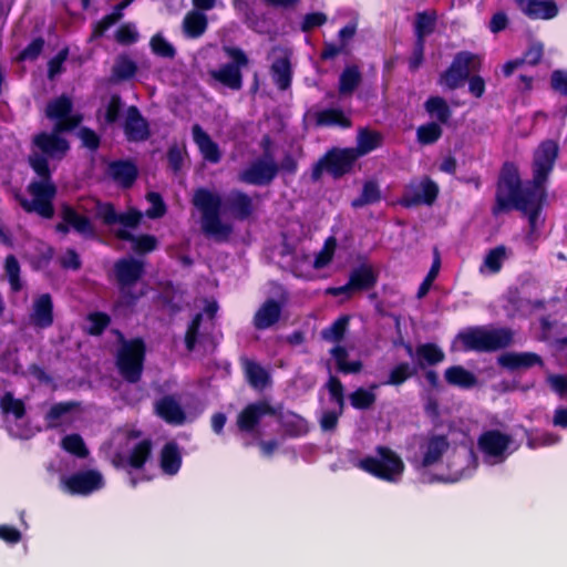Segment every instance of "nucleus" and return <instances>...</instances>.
Here are the masks:
<instances>
[{
    "label": "nucleus",
    "instance_id": "51",
    "mask_svg": "<svg viewBox=\"0 0 567 567\" xmlns=\"http://www.w3.org/2000/svg\"><path fill=\"white\" fill-rule=\"evenodd\" d=\"M151 452V444L148 441L140 442L133 450L128 464L133 468H140L143 463L147 460Z\"/></svg>",
    "mask_w": 567,
    "mask_h": 567
},
{
    "label": "nucleus",
    "instance_id": "59",
    "mask_svg": "<svg viewBox=\"0 0 567 567\" xmlns=\"http://www.w3.org/2000/svg\"><path fill=\"white\" fill-rule=\"evenodd\" d=\"M6 272L9 277L11 288L18 291L21 288L19 280V265L14 257L9 256L6 259Z\"/></svg>",
    "mask_w": 567,
    "mask_h": 567
},
{
    "label": "nucleus",
    "instance_id": "43",
    "mask_svg": "<svg viewBox=\"0 0 567 567\" xmlns=\"http://www.w3.org/2000/svg\"><path fill=\"white\" fill-rule=\"evenodd\" d=\"M331 355L334 358L338 369L344 373H357L361 370L362 364L360 361H347L348 353L344 348L336 347L331 350Z\"/></svg>",
    "mask_w": 567,
    "mask_h": 567
},
{
    "label": "nucleus",
    "instance_id": "56",
    "mask_svg": "<svg viewBox=\"0 0 567 567\" xmlns=\"http://www.w3.org/2000/svg\"><path fill=\"white\" fill-rule=\"evenodd\" d=\"M375 400L372 391L359 389L350 395L351 404L357 409L369 408Z\"/></svg>",
    "mask_w": 567,
    "mask_h": 567
},
{
    "label": "nucleus",
    "instance_id": "24",
    "mask_svg": "<svg viewBox=\"0 0 567 567\" xmlns=\"http://www.w3.org/2000/svg\"><path fill=\"white\" fill-rule=\"evenodd\" d=\"M520 10L533 19H551L558 10L551 0H516Z\"/></svg>",
    "mask_w": 567,
    "mask_h": 567
},
{
    "label": "nucleus",
    "instance_id": "8",
    "mask_svg": "<svg viewBox=\"0 0 567 567\" xmlns=\"http://www.w3.org/2000/svg\"><path fill=\"white\" fill-rule=\"evenodd\" d=\"M558 146L553 141L543 142L534 154L533 173L536 202H542L544 198V183L551 171L555 159L557 157Z\"/></svg>",
    "mask_w": 567,
    "mask_h": 567
},
{
    "label": "nucleus",
    "instance_id": "21",
    "mask_svg": "<svg viewBox=\"0 0 567 567\" xmlns=\"http://www.w3.org/2000/svg\"><path fill=\"white\" fill-rule=\"evenodd\" d=\"M274 413V409L267 402L249 404L239 413L237 425L240 431L252 432L262 417Z\"/></svg>",
    "mask_w": 567,
    "mask_h": 567
},
{
    "label": "nucleus",
    "instance_id": "37",
    "mask_svg": "<svg viewBox=\"0 0 567 567\" xmlns=\"http://www.w3.org/2000/svg\"><path fill=\"white\" fill-rule=\"evenodd\" d=\"M444 377L450 384L455 386L471 388L476 383L474 374L460 365L446 369Z\"/></svg>",
    "mask_w": 567,
    "mask_h": 567
},
{
    "label": "nucleus",
    "instance_id": "20",
    "mask_svg": "<svg viewBox=\"0 0 567 567\" xmlns=\"http://www.w3.org/2000/svg\"><path fill=\"white\" fill-rule=\"evenodd\" d=\"M53 323V305L50 295L34 298L29 311V324L37 329L49 328Z\"/></svg>",
    "mask_w": 567,
    "mask_h": 567
},
{
    "label": "nucleus",
    "instance_id": "34",
    "mask_svg": "<svg viewBox=\"0 0 567 567\" xmlns=\"http://www.w3.org/2000/svg\"><path fill=\"white\" fill-rule=\"evenodd\" d=\"M207 28L206 16L197 10L188 12L183 21V30L189 38H198Z\"/></svg>",
    "mask_w": 567,
    "mask_h": 567
},
{
    "label": "nucleus",
    "instance_id": "29",
    "mask_svg": "<svg viewBox=\"0 0 567 567\" xmlns=\"http://www.w3.org/2000/svg\"><path fill=\"white\" fill-rule=\"evenodd\" d=\"M449 449V442L444 436H432L422 445V464L430 466L436 463Z\"/></svg>",
    "mask_w": 567,
    "mask_h": 567
},
{
    "label": "nucleus",
    "instance_id": "62",
    "mask_svg": "<svg viewBox=\"0 0 567 567\" xmlns=\"http://www.w3.org/2000/svg\"><path fill=\"white\" fill-rule=\"evenodd\" d=\"M184 156H185V147L184 146L174 145L169 148L168 161H169L171 166L175 171L179 169V167L182 166Z\"/></svg>",
    "mask_w": 567,
    "mask_h": 567
},
{
    "label": "nucleus",
    "instance_id": "38",
    "mask_svg": "<svg viewBox=\"0 0 567 567\" xmlns=\"http://www.w3.org/2000/svg\"><path fill=\"white\" fill-rule=\"evenodd\" d=\"M246 377L249 383L257 389H264L268 384V373L259 364L246 360L244 362Z\"/></svg>",
    "mask_w": 567,
    "mask_h": 567
},
{
    "label": "nucleus",
    "instance_id": "57",
    "mask_svg": "<svg viewBox=\"0 0 567 567\" xmlns=\"http://www.w3.org/2000/svg\"><path fill=\"white\" fill-rule=\"evenodd\" d=\"M132 0H125L118 4L117 10L110 16L105 17L95 28V34H102L112 24H114L122 17L121 11L131 3Z\"/></svg>",
    "mask_w": 567,
    "mask_h": 567
},
{
    "label": "nucleus",
    "instance_id": "23",
    "mask_svg": "<svg viewBox=\"0 0 567 567\" xmlns=\"http://www.w3.org/2000/svg\"><path fill=\"white\" fill-rule=\"evenodd\" d=\"M79 415L75 403H59L47 413L45 421L49 427H62L75 421Z\"/></svg>",
    "mask_w": 567,
    "mask_h": 567
},
{
    "label": "nucleus",
    "instance_id": "15",
    "mask_svg": "<svg viewBox=\"0 0 567 567\" xmlns=\"http://www.w3.org/2000/svg\"><path fill=\"white\" fill-rule=\"evenodd\" d=\"M278 172V166L268 147L265 155L254 161L243 173L240 179L248 184L265 185L270 183Z\"/></svg>",
    "mask_w": 567,
    "mask_h": 567
},
{
    "label": "nucleus",
    "instance_id": "33",
    "mask_svg": "<svg viewBox=\"0 0 567 567\" xmlns=\"http://www.w3.org/2000/svg\"><path fill=\"white\" fill-rule=\"evenodd\" d=\"M382 137L378 132L361 130L357 138V147L350 148L354 154L355 158L363 156L381 145Z\"/></svg>",
    "mask_w": 567,
    "mask_h": 567
},
{
    "label": "nucleus",
    "instance_id": "40",
    "mask_svg": "<svg viewBox=\"0 0 567 567\" xmlns=\"http://www.w3.org/2000/svg\"><path fill=\"white\" fill-rule=\"evenodd\" d=\"M233 214L240 219L248 217L252 212L251 199L241 193H234L229 197Z\"/></svg>",
    "mask_w": 567,
    "mask_h": 567
},
{
    "label": "nucleus",
    "instance_id": "53",
    "mask_svg": "<svg viewBox=\"0 0 567 567\" xmlns=\"http://www.w3.org/2000/svg\"><path fill=\"white\" fill-rule=\"evenodd\" d=\"M152 51L163 58H173L175 55L174 47L161 34H155L151 39Z\"/></svg>",
    "mask_w": 567,
    "mask_h": 567
},
{
    "label": "nucleus",
    "instance_id": "50",
    "mask_svg": "<svg viewBox=\"0 0 567 567\" xmlns=\"http://www.w3.org/2000/svg\"><path fill=\"white\" fill-rule=\"evenodd\" d=\"M0 408L3 413L12 414L17 420L21 419L24 414V405L21 400L14 399L10 393H7L0 401Z\"/></svg>",
    "mask_w": 567,
    "mask_h": 567
},
{
    "label": "nucleus",
    "instance_id": "22",
    "mask_svg": "<svg viewBox=\"0 0 567 567\" xmlns=\"http://www.w3.org/2000/svg\"><path fill=\"white\" fill-rule=\"evenodd\" d=\"M192 135L203 158L209 163L216 164L221 158V152L212 137L198 125L192 127Z\"/></svg>",
    "mask_w": 567,
    "mask_h": 567
},
{
    "label": "nucleus",
    "instance_id": "17",
    "mask_svg": "<svg viewBox=\"0 0 567 567\" xmlns=\"http://www.w3.org/2000/svg\"><path fill=\"white\" fill-rule=\"evenodd\" d=\"M337 241L333 237H329L320 252L311 259L309 256H305L301 259H297L293 265V271L297 276L303 278H310L312 276L311 269H322L330 264L332 260Z\"/></svg>",
    "mask_w": 567,
    "mask_h": 567
},
{
    "label": "nucleus",
    "instance_id": "41",
    "mask_svg": "<svg viewBox=\"0 0 567 567\" xmlns=\"http://www.w3.org/2000/svg\"><path fill=\"white\" fill-rule=\"evenodd\" d=\"M117 237L122 239L132 240L133 243V249L135 251L140 252H147L152 251L156 248V238L150 235L141 236L137 238H134L131 236V234L126 229H121L117 231Z\"/></svg>",
    "mask_w": 567,
    "mask_h": 567
},
{
    "label": "nucleus",
    "instance_id": "13",
    "mask_svg": "<svg viewBox=\"0 0 567 567\" xmlns=\"http://www.w3.org/2000/svg\"><path fill=\"white\" fill-rule=\"evenodd\" d=\"M355 159V154L349 148L332 151L316 164L312 178L319 179L323 171L339 177L350 171Z\"/></svg>",
    "mask_w": 567,
    "mask_h": 567
},
{
    "label": "nucleus",
    "instance_id": "25",
    "mask_svg": "<svg viewBox=\"0 0 567 567\" xmlns=\"http://www.w3.org/2000/svg\"><path fill=\"white\" fill-rule=\"evenodd\" d=\"M408 354L416 362L417 365H433L444 360V352L433 343L420 344L415 352L410 344L405 346Z\"/></svg>",
    "mask_w": 567,
    "mask_h": 567
},
{
    "label": "nucleus",
    "instance_id": "54",
    "mask_svg": "<svg viewBox=\"0 0 567 567\" xmlns=\"http://www.w3.org/2000/svg\"><path fill=\"white\" fill-rule=\"evenodd\" d=\"M109 322L110 319L106 315L100 312L91 313L86 319L85 329L91 334H100Z\"/></svg>",
    "mask_w": 567,
    "mask_h": 567
},
{
    "label": "nucleus",
    "instance_id": "46",
    "mask_svg": "<svg viewBox=\"0 0 567 567\" xmlns=\"http://www.w3.org/2000/svg\"><path fill=\"white\" fill-rule=\"evenodd\" d=\"M317 123L320 125H339L347 127L350 125V121L339 110H326L317 114Z\"/></svg>",
    "mask_w": 567,
    "mask_h": 567
},
{
    "label": "nucleus",
    "instance_id": "44",
    "mask_svg": "<svg viewBox=\"0 0 567 567\" xmlns=\"http://www.w3.org/2000/svg\"><path fill=\"white\" fill-rule=\"evenodd\" d=\"M435 12H422L416 16L415 31L419 39L417 42L423 43V39L432 33L435 27Z\"/></svg>",
    "mask_w": 567,
    "mask_h": 567
},
{
    "label": "nucleus",
    "instance_id": "10",
    "mask_svg": "<svg viewBox=\"0 0 567 567\" xmlns=\"http://www.w3.org/2000/svg\"><path fill=\"white\" fill-rule=\"evenodd\" d=\"M512 334L507 330L475 329L458 336V342L464 349L495 350L507 346Z\"/></svg>",
    "mask_w": 567,
    "mask_h": 567
},
{
    "label": "nucleus",
    "instance_id": "6",
    "mask_svg": "<svg viewBox=\"0 0 567 567\" xmlns=\"http://www.w3.org/2000/svg\"><path fill=\"white\" fill-rule=\"evenodd\" d=\"M230 60L217 69L208 71V75L215 82H218L231 90H239L243 85L241 69L248 64L246 54L237 48L226 47L224 49Z\"/></svg>",
    "mask_w": 567,
    "mask_h": 567
},
{
    "label": "nucleus",
    "instance_id": "63",
    "mask_svg": "<svg viewBox=\"0 0 567 567\" xmlns=\"http://www.w3.org/2000/svg\"><path fill=\"white\" fill-rule=\"evenodd\" d=\"M551 86L555 91L567 95V72L555 71L551 74Z\"/></svg>",
    "mask_w": 567,
    "mask_h": 567
},
{
    "label": "nucleus",
    "instance_id": "60",
    "mask_svg": "<svg viewBox=\"0 0 567 567\" xmlns=\"http://www.w3.org/2000/svg\"><path fill=\"white\" fill-rule=\"evenodd\" d=\"M147 200L151 204V207L146 210V215L151 218H157L164 215L165 206L156 193H150L147 195Z\"/></svg>",
    "mask_w": 567,
    "mask_h": 567
},
{
    "label": "nucleus",
    "instance_id": "61",
    "mask_svg": "<svg viewBox=\"0 0 567 567\" xmlns=\"http://www.w3.org/2000/svg\"><path fill=\"white\" fill-rule=\"evenodd\" d=\"M543 52H544V47L542 43H539V42L533 43L529 47V49L526 51V53L524 54V58L522 59L523 63H528L532 65L537 64L543 56Z\"/></svg>",
    "mask_w": 567,
    "mask_h": 567
},
{
    "label": "nucleus",
    "instance_id": "30",
    "mask_svg": "<svg viewBox=\"0 0 567 567\" xmlns=\"http://www.w3.org/2000/svg\"><path fill=\"white\" fill-rule=\"evenodd\" d=\"M125 134L132 141L144 140L148 134L147 124L135 107L126 112Z\"/></svg>",
    "mask_w": 567,
    "mask_h": 567
},
{
    "label": "nucleus",
    "instance_id": "49",
    "mask_svg": "<svg viewBox=\"0 0 567 567\" xmlns=\"http://www.w3.org/2000/svg\"><path fill=\"white\" fill-rule=\"evenodd\" d=\"M348 322V317L339 318L329 328L322 331V337L330 342L340 341L346 333Z\"/></svg>",
    "mask_w": 567,
    "mask_h": 567
},
{
    "label": "nucleus",
    "instance_id": "12",
    "mask_svg": "<svg viewBox=\"0 0 567 567\" xmlns=\"http://www.w3.org/2000/svg\"><path fill=\"white\" fill-rule=\"evenodd\" d=\"M481 59L468 52L460 53L450 69L441 75L440 84L453 90L463 84L471 71L478 69Z\"/></svg>",
    "mask_w": 567,
    "mask_h": 567
},
{
    "label": "nucleus",
    "instance_id": "4",
    "mask_svg": "<svg viewBox=\"0 0 567 567\" xmlns=\"http://www.w3.org/2000/svg\"><path fill=\"white\" fill-rule=\"evenodd\" d=\"M193 204L200 214V228L216 240H226L233 226L223 219V202L218 193L199 188L194 193Z\"/></svg>",
    "mask_w": 567,
    "mask_h": 567
},
{
    "label": "nucleus",
    "instance_id": "35",
    "mask_svg": "<svg viewBox=\"0 0 567 567\" xmlns=\"http://www.w3.org/2000/svg\"><path fill=\"white\" fill-rule=\"evenodd\" d=\"M182 458L177 446L168 443L164 446L161 455V467L164 473L174 475L181 467Z\"/></svg>",
    "mask_w": 567,
    "mask_h": 567
},
{
    "label": "nucleus",
    "instance_id": "32",
    "mask_svg": "<svg viewBox=\"0 0 567 567\" xmlns=\"http://www.w3.org/2000/svg\"><path fill=\"white\" fill-rule=\"evenodd\" d=\"M507 257V249L504 246L491 249L484 257L480 267V272L484 276L497 274Z\"/></svg>",
    "mask_w": 567,
    "mask_h": 567
},
{
    "label": "nucleus",
    "instance_id": "39",
    "mask_svg": "<svg viewBox=\"0 0 567 567\" xmlns=\"http://www.w3.org/2000/svg\"><path fill=\"white\" fill-rule=\"evenodd\" d=\"M425 110L431 117L437 120L441 123H446L451 116V111L446 102L439 96L430 97L425 102Z\"/></svg>",
    "mask_w": 567,
    "mask_h": 567
},
{
    "label": "nucleus",
    "instance_id": "45",
    "mask_svg": "<svg viewBox=\"0 0 567 567\" xmlns=\"http://www.w3.org/2000/svg\"><path fill=\"white\" fill-rule=\"evenodd\" d=\"M416 373V369L409 363H400L395 365L389 373V379L384 384L400 385Z\"/></svg>",
    "mask_w": 567,
    "mask_h": 567
},
{
    "label": "nucleus",
    "instance_id": "7",
    "mask_svg": "<svg viewBox=\"0 0 567 567\" xmlns=\"http://www.w3.org/2000/svg\"><path fill=\"white\" fill-rule=\"evenodd\" d=\"M143 265L135 259H123L115 266L116 277L120 282V297L118 306L128 307L140 296L143 295L142 290L133 291V286L142 275Z\"/></svg>",
    "mask_w": 567,
    "mask_h": 567
},
{
    "label": "nucleus",
    "instance_id": "16",
    "mask_svg": "<svg viewBox=\"0 0 567 567\" xmlns=\"http://www.w3.org/2000/svg\"><path fill=\"white\" fill-rule=\"evenodd\" d=\"M477 466V460L472 450L461 447L455 451L450 458V473L442 477L444 482H457L462 478L471 476Z\"/></svg>",
    "mask_w": 567,
    "mask_h": 567
},
{
    "label": "nucleus",
    "instance_id": "58",
    "mask_svg": "<svg viewBox=\"0 0 567 567\" xmlns=\"http://www.w3.org/2000/svg\"><path fill=\"white\" fill-rule=\"evenodd\" d=\"M115 38L122 44H132L137 41L138 33L135 25L126 23L116 31Z\"/></svg>",
    "mask_w": 567,
    "mask_h": 567
},
{
    "label": "nucleus",
    "instance_id": "36",
    "mask_svg": "<svg viewBox=\"0 0 567 567\" xmlns=\"http://www.w3.org/2000/svg\"><path fill=\"white\" fill-rule=\"evenodd\" d=\"M109 173L112 178L123 186H130L136 177V168L127 162H118L110 165Z\"/></svg>",
    "mask_w": 567,
    "mask_h": 567
},
{
    "label": "nucleus",
    "instance_id": "5",
    "mask_svg": "<svg viewBox=\"0 0 567 567\" xmlns=\"http://www.w3.org/2000/svg\"><path fill=\"white\" fill-rule=\"evenodd\" d=\"M362 471L389 483L401 481L405 465L392 450L380 446L375 454L360 460L357 464Z\"/></svg>",
    "mask_w": 567,
    "mask_h": 567
},
{
    "label": "nucleus",
    "instance_id": "19",
    "mask_svg": "<svg viewBox=\"0 0 567 567\" xmlns=\"http://www.w3.org/2000/svg\"><path fill=\"white\" fill-rule=\"evenodd\" d=\"M377 277L371 266L363 265L354 269L347 285L339 288H330L327 290L331 295L344 293L350 296L354 291L369 289L375 284Z\"/></svg>",
    "mask_w": 567,
    "mask_h": 567
},
{
    "label": "nucleus",
    "instance_id": "47",
    "mask_svg": "<svg viewBox=\"0 0 567 567\" xmlns=\"http://www.w3.org/2000/svg\"><path fill=\"white\" fill-rule=\"evenodd\" d=\"M381 198L380 188L374 182H367L363 186L362 195L360 198L353 200L354 207H361L364 205L373 204L379 202Z\"/></svg>",
    "mask_w": 567,
    "mask_h": 567
},
{
    "label": "nucleus",
    "instance_id": "31",
    "mask_svg": "<svg viewBox=\"0 0 567 567\" xmlns=\"http://www.w3.org/2000/svg\"><path fill=\"white\" fill-rule=\"evenodd\" d=\"M156 413L168 423L181 424L184 413L173 398H163L155 405Z\"/></svg>",
    "mask_w": 567,
    "mask_h": 567
},
{
    "label": "nucleus",
    "instance_id": "18",
    "mask_svg": "<svg viewBox=\"0 0 567 567\" xmlns=\"http://www.w3.org/2000/svg\"><path fill=\"white\" fill-rule=\"evenodd\" d=\"M437 193V185L429 178H423L419 182H412L405 187L401 203L408 207L420 204L431 205Z\"/></svg>",
    "mask_w": 567,
    "mask_h": 567
},
{
    "label": "nucleus",
    "instance_id": "27",
    "mask_svg": "<svg viewBox=\"0 0 567 567\" xmlns=\"http://www.w3.org/2000/svg\"><path fill=\"white\" fill-rule=\"evenodd\" d=\"M281 306L275 300L264 302L254 316V326L256 329L262 330L274 326L280 317Z\"/></svg>",
    "mask_w": 567,
    "mask_h": 567
},
{
    "label": "nucleus",
    "instance_id": "3",
    "mask_svg": "<svg viewBox=\"0 0 567 567\" xmlns=\"http://www.w3.org/2000/svg\"><path fill=\"white\" fill-rule=\"evenodd\" d=\"M535 184L530 190H520L519 176L513 165H505L501 175L497 192V202L501 207L514 205L528 214L532 227H535L538 210L542 202H536L534 197Z\"/></svg>",
    "mask_w": 567,
    "mask_h": 567
},
{
    "label": "nucleus",
    "instance_id": "14",
    "mask_svg": "<svg viewBox=\"0 0 567 567\" xmlns=\"http://www.w3.org/2000/svg\"><path fill=\"white\" fill-rule=\"evenodd\" d=\"M61 484L70 494L89 495L104 486V478L99 471L87 470L63 477Z\"/></svg>",
    "mask_w": 567,
    "mask_h": 567
},
{
    "label": "nucleus",
    "instance_id": "48",
    "mask_svg": "<svg viewBox=\"0 0 567 567\" xmlns=\"http://www.w3.org/2000/svg\"><path fill=\"white\" fill-rule=\"evenodd\" d=\"M416 135L421 144H432L441 137L442 128L437 123H427L417 128Z\"/></svg>",
    "mask_w": 567,
    "mask_h": 567
},
{
    "label": "nucleus",
    "instance_id": "2",
    "mask_svg": "<svg viewBox=\"0 0 567 567\" xmlns=\"http://www.w3.org/2000/svg\"><path fill=\"white\" fill-rule=\"evenodd\" d=\"M81 208L87 216H83L79 210L68 207L63 210L64 224L58 225L56 229L59 231H65L66 226H71L83 236H93L94 228L89 216L100 218L106 225L120 223L125 227H135L142 217V214L136 210H130L126 214H116L112 205L103 204L95 199L85 202Z\"/></svg>",
    "mask_w": 567,
    "mask_h": 567
},
{
    "label": "nucleus",
    "instance_id": "64",
    "mask_svg": "<svg viewBox=\"0 0 567 567\" xmlns=\"http://www.w3.org/2000/svg\"><path fill=\"white\" fill-rule=\"evenodd\" d=\"M547 380L555 392H557L561 396L567 395V377L549 375Z\"/></svg>",
    "mask_w": 567,
    "mask_h": 567
},
{
    "label": "nucleus",
    "instance_id": "52",
    "mask_svg": "<svg viewBox=\"0 0 567 567\" xmlns=\"http://www.w3.org/2000/svg\"><path fill=\"white\" fill-rule=\"evenodd\" d=\"M62 447L79 456V457H83L87 454V450L84 445V442L82 440V437L78 434H71V435H68L65 436L63 440H62Z\"/></svg>",
    "mask_w": 567,
    "mask_h": 567
},
{
    "label": "nucleus",
    "instance_id": "9",
    "mask_svg": "<svg viewBox=\"0 0 567 567\" xmlns=\"http://www.w3.org/2000/svg\"><path fill=\"white\" fill-rule=\"evenodd\" d=\"M144 352V343L140 339L122 343L117 353V365L121 374L127 381L136 382L140 379L143 369Z\"/></svg>",
    "mask_w": 567,
    "mask_h": 567
},
{
    "label": "nucleus",
    "instance_id": "42",
    "mask_svg": "<svg viewBox=\"0 0 567 567\" xmlns=\"http://www.w3.org/2000/svg\"><path fill=\"white\" fill-rule=\"evenodd\" d=\"M361 75L357 66H348L340 75L339 90L341 94H350L360 83Z\"/></svg>",
    "mask_w": 567,
    "mask_h": 567
},
{
    "label": "nucleus",
    "instance_id": "1",
    "mask_svg": "<svg viewBox=\"0 0 567 567\" xmlns=\"http://www.w3.org/2000/svg\"><path fill=\"white\" fill-rule=\"evenodd\" d=\"M47 116L55 122L54 130L52 133H42L33 138V150L30 155V165L43 179L30 184L31 199H20V204L28 212L50 218L53 215L51 202L55 195V187L49 179L47 157L59 159L66 154L69 143L61 133L75 127L81 118L71 113V101L65 96L48 104Z\"/></svg>",
    "mask_w": 567,
    "mask_h": 567
},
{
    "label": "nucleus",
    "instance_id": "11",
    "mask_svg": "<svg viewBox=\"0 0 567 567\" xmlns=\"http://www.w3.org/2000/svg\"><path fill=\"white\" fill-rule=\"evenodd\" d=\"M512 440L499 431H487L478 439V449L483 454L484 462L495 465L504 462L508 456Z\"/></svg>",
    "mask_w": 567,
    "mask_h": 567
},
{
    "label": "nucleus",
    "instance_id": "26",
    "mask_svg": "<svg viewBox=\"0 0 567 567\" xmlns=\"http://www.w3.org/2000/svg\"><path fill=\"white\" fill-rule=\"evenodd\" d=\"M498 362L509 370H525L540 364V358L530 352H506L498 357Z\"/></svg>",
    "mask_w": 567,
    "mask_h": 567
},
{
    "label": "nucleus",
    "instance_id": "55",
    "mask_svg": "<svg viewBox=\"0 0 567 567\" xmlns=\"http://www.w3.org/2000/svg\"><path fill=\"white\" fill-rule=\"evenodd\" d=\"M135 71V63L127 58L118 59L113 69L114 75L121 80L130 79L134 75Z\"/></svg>",
    "mask_w": 567,
    "mask_h": 567
},
{
    "label": "nucleus",
    "instance_id": "28",
    "mask_svg": "<svg viewBox=\"0 0 567 567\" xmlns=\"http://www.w3.org/2000/svg\"><path fill=\"white\" fill-rule=\"evenodd\" d=\"M276 58L272 62V78L279 89L285 90L290 84V61L289 53L285 50L275 51Z\"/></svg>",
    "mask_w": 567,
    "mask_h": 567
}]
</instances>
